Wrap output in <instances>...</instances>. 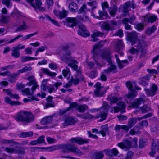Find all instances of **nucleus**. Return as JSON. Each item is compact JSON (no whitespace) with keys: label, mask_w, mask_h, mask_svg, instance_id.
<instances>
[{"label":"nucleus","mask_w":159,"mask_h":159,"mask_svg":"<svg viewBox=\"0 0 159 159\" xmlns=\"http://www.w3.org/2000/svg\"><path fill=\"white\" fill-rule=\"evenodd\" d=\"M61 59L65 62H70L68 64V66L76 71L74 78L71 79L73 84L75 85H77L79 83L84 81V77L82 73V71L80 68L79 69L78 66L77 65L78 63L77 61L65 56L63 57Z\"/></svg>","instance_id":"obj_1"},{"label":"nucleus","mask_w":159,"mask_h":159,"mask_svg":"<svg viewBox=\"0 0 159 159\" xmlns=\"http://www.w3.org/2000/svg\"><path fill=\"white\" fill-rule=\"evenodd\" d=\"M100 56L103 59L106 60L110 65L107 69L104 70L101 73L100 80L103 81H106L107 80L106 76L105 74H108L110 72L115 73L117 72L116 67L113 64L111 58L112 56L111 53L107 52H104L100 55Z\"/></svg>","instance_id":"obj_2"},{"label":"nucleus","mask_w":159,"mask_h":159,"mask_svg":"<svg viewBox=\"0 0 159 159\" xmlns=\"http://www.w3.org/2000/svg\"><path fill=\"white\" fill-rule=\"evenodd\" d=\"M134 45L136 48L132 47L129 50L130 52L132 54L138 55L139 52H140V56L141 57L144 56L146 53V47L147 45L146 42L142 39L139 40L138 43L136 44L135 43Z\"/></svg>","instance_id":"obj_3"},{"label":"nucleus","mask_w":159,"mask_h":159,"mask_svg":"<svg viewBox=\"0 0 159 159\" xmlns=\"http://www.w3.org/2000/svg\"><path fill=\"white\" fill-rule=\"evenodd\" d=\"M15 119L17 121L28 123L33 121L34 118L31 113L21 111L15 116Z\"/></svg>","instance_id":"obj_4"},{"label":"nucleus","mask_w":159,"mask_h":159,"mask_svg":"<svg viewBox=\"0 0 159 159\" xmlns=\"http://www.w3.org/2000/svg\"><path fill=\"white\" fill-rule=\"evenodd\" d=\"M89 20V18L87 16L82 17L81 16H77L75 17H68L66 18L67 25L68 26L73 27L77 24V22H85Z\"/></svg>","instance_id":"obj_5"},{"label":"nucleus","mask_w":159,"mask_h":159,"mask_svg":"<svg viewBox=\"0 0 159 159\" xmlns=\"http://www.w3.org/2000/svg\"><path fill=\"white\" fill-rule=\"evenodd\" d=\"M106 43L105 40H102L96 43L93 47L92 53L93 54V57L95 61V63L97 65V67L100 68L102 66L96 60V57L98 56V53L100 48L104 45Z\"/></svg>","instance_id":"obj_6"},{"label":"nucleus","mask_w":159,"mask_h":159,"mask_svg":"<svg viewBox=\"0 0 159 159\" xmlns=\"http://www.w3.org/2000/svg\"><path fill=\"white\" fill-rule=\"evenodd\" d=\"M110 108L109 104L106 102H104L102 107L99 108L100 112L96 116V118L101 117L100 120L103 121L105 120L107 116L108 111Z\"/></svg>","instance_id":"obj_7"},{"label":"nucleus","mask_w":159,"mask_h":159,"mask_svg":"<svg viewBox=\"0 0 159 159\" xmlns=\"http://www.w3.org/2000/svg\"><path fill=\"white\" fill-rule=\"evenodd\" d=\"M135 85V84H134ZM126 85L127 88L130 91L126 95V97L129 98H131L135 97L137 94V92L133 89L137 90H141V88L136 85H134L130 82H127L126 83Z\"/></svg>","instance_id":"obj_8"},{"label":"nucleus","mask_w":159,"mask_h":159,"mask_svg":"<svg viewBox=\"0 0 159 159\" xmlns=\"http://www.w3.org/2000/svg\"><path fill=\"white\" fill-rule=\"evenodd\" d=\"M71 152L77 155H81L83 154L81 151L75 146L72 144H68L65 145L64 152Z\"/></svg>","instance_id":"obj_9"},{"label":"nucleus","mask_w":159,"mask_h":159,"mask_svg":"<svg viewBox=\"0 0 159 159\" xmlns=\"http://www.w3.org/2000/svg\"><path fill=\"white\" fill-rule=\"evenodd\" d=\"M101 84L99 82H97L94 86L96 89L94 90V96L99 97L102 96L106 90L103 89V87L101 86Z\"/></svg>","instance_id":"obj_10"},{"label":"nucleus","mask_w":159,"mask_h":159,"mask_svg":"<svg viewBox=\"0 0 159 159\" xmlns=\"http://www.w3.org/2000/svg\"><path fill=\"white\" fill-rule=\"evenodd\" d=\"M78 27L79 30H78V33L79 34L84 37H86L89 36L90 35L89 32L83 24L79 25Z\"/></svg>","instance_id":"obj_11"},{"label":"nucleus","mask_w":159,"mask_h":159,"mask_svg":"<svg viewBox=\"0 0 159 159\" xmlns=\"http://www.w3.org/2000/svg\"><path fill=\"white\" fill-rule=\"evenodd\" d=\"M151 151L149 152L150 156L152 157H154L155 154L156 152L159 151V140H156L153 141L152 143L151 147Z\"/></svg>","instance_id":"obj_12"},{"label":"nucleus","mask_w":159,"mask_h":159,"mask_svg":"<svg viewBox=\"0 0 159 159\" xmlns=\"http://www.w3.org/2000/svg\"><path fill=\"white\" fill-rule=\"evenodd\" d=\"M157 89V87L156 85L154 84H152L150 89H147L145 88L144 90L148 96L153 97L156 94Z\"/></svg>","instance_id":"obj_13"},{"label":"nucleus","mask_w":159,"mask_h":159,"mask_svg":"<svg viewBox=\"0 0 159 159\" xmlns=\"http://www.w3.org/2000/svg\"><path fill=\"white\" fill-rule=\"evenodd\" d=\"M27 2L30 4L34 8H38L42 11H45V9L41 6L42 5L40 0H35V4L33 3L34 0H26Z\"/></svg>","instance_id":"obj_14"},{"label":"nucleus","mask_w":159,"mask_h":159,"mask_svg":"<svg viewBox=\"0 0 159 159\" xmlns=\"http://www.w3.org/2000/svg\"><path fill=\"white\" fill-rule=\"evenodd\" d=\"M118 146L120 148L127 151L132 148V143L127 140H124L123 142L117 144Z\"/></svg>","instance_id":"obj_15"},{"label":"nucleus","mask_w":159,"mask_h":159,"mask_svg":"<svg viewBox=\"0 0 159 159\" xmlns=\"http://www.w3.org/2000/svg\"><path fill=\"white\" fill-rule=\"evenodd\" d=\"M72 143H76L79 145H82L84 143H87L89 142V140L80 137L73 138L70 140Z\"/></svg>","instance_id":"obj_16"},{"label":"nucleus","mask_w":159,"mask_h":159,"mask_svg":"<svg viewBox=\"0 0 159 159\" xmlns=\"http://www.w3.org/2000/svg\"><path fill=\"white\" fill-rule=\"evenodd\" d=\"M115 43L114 49L115 51L118 52L121 56H123V52L120 51L123 45V42L122 40H117L114 42Z\"/></svg>","instance_id":"obj_17"},{"label":"nucleus","mask_w":159,"mask_h":159,"mask_svg":"<svg viewBox=\"0 0 159 159\" xmlns=\"http://www.w3.org/2000/svg\"><path fill=\"white\" fill-rule=\"evenodd\" d=\"M127 39L131 43L132 45L135 44L138 40L137 33L135 32L128 33L127 36Z\"/></svg>","instance_id":"obj_18"},{"label":"nucleus","mask_w":159,"mask_h":159,"mask_svg":"<svg viewBox=\"0 0 159 159\" xmlns=\"http://www.w3.org/2000/svg\"><path fill=\"white\" fill-rule=\"evenodd\" d=\"M27 79L29 82L27 83V85L29 86L32 85L31 89L34 90H35L37 87L39 86V85L37 84L34 77L32 75L29 76L28 77Z\"/></svg>","instance_id":"obj_19"},{"label":"nucleus","mask_w":159,"mask_h":159,"mask_svg":"<svg viewBox=\"0 0 159 159\" xmlns=\"http://www.w3.org/2000/svg\"><path fill=\"white\" fill-rule=\"evenodd\" d=\"M31 70L32 68L31 67L25 66L21 69L18 70L16 73H15L11 75L10 77L14 79H16V78L20 74L26 72L28 71Z\"/></svg>","instance_id":"obj_20"},{"label":"nucleus","mask_w":159,"mask_h":159,"mask_svg":"<svg viewBox=\"0 0 159 159\" xmlns=\"http://www.w3.org/2000/svg\"><path fill=\"white\" fill-rule=\"evenodd\" d=\"M77 118L74 117H68L65 120L64 124L65 125H73L77 122Z\"/></svg>","instance_id":"obj_21"},{"label":"nucleus","mask_w":159,"mask_h":159,"mask_svg":"<svg viewBox=\"0 0 159 159\" xmlns=\"http://www.w3.org/2000/svg\"><path fill=\"white\" fill-rule=\"evenodd\" d=\"M5 150L7 152L10 153L22 154L24 153V150L20 148L15 149L11 148H7Z\"/></svg>","instance_id":"obj_22"},{"label":"nucleus","mask_w":159,"mask_h":159,"mask_svg":"<svg viewBox=\"0 0 159 159\" xmlns=\"http://www.w3.org/2000/svg\"><path fill=\"white\" fill-rule=\"evenodd\" d=\"M39 19L43 20L45 19L46 20L50 21L53 23L54 25L57 26H59V24L55 20L52 19L48 15H45L44 16H40L39 17Z\"/></svg>","instance_id":"obj_23"},{"label":"nucleus","mask_w":159,"mask_h":159,"mask_svg":"<svg viewBox=\"0 0 159 159\" xmlns=\"http://www.w3.org/2000/svg\"><path fill=\"white\" fill-rule=\"evenodd\" d=\"M53 13L58 18L60 19L66 17L67 15V11L64 10H63L61 11H59L56 10H54L53 11Z\"/></svg>","instance_id":"obj_24"},{"label":"nucleus","mask_w":159,"mask_h":159,"mask_svg":"<svg viewBox=\"0 0 159 159\" xmlns=\"http://www.w3.org/2000/svg\"><path fill=\"white\" fill-rule=\"evenodd\" d=\"M53 116H47L43 118L41 120V123L42 125H47L52 123L53 121Z\"/></svg>","instance_id":"obj_25"},{"label":"nucleus","mask_w":159,"mask_h":159,"mask_svg":"<svg viewBox=\"0 0 159 159\" xmlns=\"http://www.w3.org/2000/svg\"><path fill=\"white\" fill-rule=\"evenodd\" d=\"M107 100L110 101V104L112 105L113 104L117 103L121 100L120 98H117L116 96H112V94L109 95L108 96Z\"/></svg>","instance_id":"obj_26"},{"label":"nucleus","mask_w":159,"mask_h":159,"mask_svg":"<svg viewBox=\"0 0 159 159\" xmlns=\"http://www.w3.org/2000/svg\"><path fill=\"white\" fill-rule=\"evenodd\" d=\"M64 146L65 145L60 144L48 147L47 148V151L49 152H52L61 149L64 152Z\"/></svg>","instance_id":"obj_27"},{"label":"nucleus","mask_w":159,"mask_h":159,"mask_svg":"<svg viewBox=\"0 0 159 159\" xmlns=\"http://www.w3.org/2000/svg\"><path fill=\"white\" fill-rule=\"evenodd\" d=\"M104 34L103 33L98 31L93 32L91 35V37L92 38V41L94 42L97 41L98 40L97 38V37H102Z\"/></svg>","instance_id":"obj_28"},{"label":"nucleus","mask_w":159,"mask_h":159,"mask_svg":"<svg viewBox=\"0 0 159 159\" xmlns=\"http://www.w3.org/2000/svg\"><path fill=\"white\" fill-rule=\"evenodd\" d=\"M5 102L10 105H20L21 103L18 101H13L8 97H5L4 98Z\"/></svg>","instance_id":"obj_29"},{"label":"nucleus","mask_w":159,"mask_h":159,"mask_svg":"<svg viewBox=\"0 0 159 159\" xmlns=\"http://www.w3.org/2000/svg\"><path fill=\"white\" fill-rule=\"evenodd\" d=\"M149 78V76L148 75H146L141 78L139 81V84L143 86L147 85L148 84Z\"/></svg>","instance_id":"obj_30"},{"label":"nucleus","mask_w":159,"mask_h":159,"mask_svg":"<svg viewBox=\"0 0 159 159\" xmlns=\"http://www.w3.org/2000/svg\"><path fill=\"white\" fill-rule=\"evenodd\" d=\"M144 102V100L141 98L137 99L136 101L134 102L131 104V106L133 108H137L142 103Z\"/></svg>","instance_id":"obj_31"},{"label":"nucleus","mask_w":159,"mask_h":159,"mask_svg":"<svg viewBox=\"0 0 159 159\" xmlns=\"http://www.w3.org/2000/svg\"><path fill=\"white\" fill-rule=\"evenodd\" d=\"M128 131L129 129H130L134 126L136 123V118H129L128 121Z\"/></svg>","instance_id":"obj_32"},{"label":"nucleus","mask_w":159,"mask_h":159,"mask_svg":"<svg viewBox=\"0 0 159 159\" xmlns=\"http://www.w3.org/2000/svg\"><path fill=\"white\" fill-rule=\"evenodd\" d=\"M70 11L73 12H75L78 11V7L77 4L74 2L70 3L69 6Z\"/></svg>","instance_id":"obj_33"},{"label":"nucleus","mask_w":159,"mask_h":159,"mask_svg":"<svg viewBox=\"0 0 159 159\" xmlns=\"http://www.w3.org/2000/svg\"><path fill=\"white\" fill-rule=\"evenodd\" d=\"M29 28V27L23 21V24L18 26L15 30L16 32H20L25 30L28 29Z\"/></svg>","instance_id":"obj_34"},{"label":"nucleus","mask_w":159,"mask_h":159,"mask_svg":"<svg viewBox=\"0 0 159 159\" xmlns=\"http://www.w3.org/2000/svg\"><path fill=\"white\" fill-rule=\"evenodd\" d=\"M41 70L43 73L46 74L51 77H54L57 75L56 73L50 72L47 69L42 68L41 69Z\"/></svg>","instance_id":"obj_35"},{"label":"nucleus","mask_w":159,"mask_h":159,"mask_svg":"<svg viewBox=\"0 0 159 159\" xmlns=\"http://www.w3.org/2000/svg\"><path fill=\"white\" fill-rule=\"evenodd\" d=\"M102 27L104 30L109 31L110 30H113V27H111L110 25L107 22H104L102 25Z\"/></svg>","instance_id":"obj_36"},{"label":"nucleus","mask_w":159,"mask_h":159,"mask_svg":"<svg viewBox=\"0 0 159 159\" xmlns=\"http://www.w3.org/2000/svg\"><path fill=\"white\" fill-rule=\"evenodd\" d=\"M145 17V19L144 20H145V19H147L148 22H150L152 23L155 21L157 19V16L155 15H151L150 16L147 15Z\"/></svg>","instance_id":"obj_37"},{"label":"nucleus","mask_w":159,"mask_h":159,"mask_svg":"<svg viewBox=\"0 0 159 159\" xmlns=\"http://www.w3.org/2000/svg\"><path fill=\"white\" fill-rule=\"evenodd\" d=\"M117 7L116 5H113L108 9L109 14L112 16H114L116 12Z\"/></svg>","instance_id":"obj_38"},{"label":"nucleus","mask_w":159,"mask_h":159,"mask_svg":"<svg viewBox=\"0 0 159 159\" xmlns=\"http://www.w3.org/2000/svg\"><path fill=\"white\" fill-rule=\"evenodd\" d=\"M37 58L31 57L26 56H23L21 57V61L22 62H25L28 61L37 60Z\"/></svg>","instance_id":"obj_39"},{"label":"nucleus","mask_w":159,"mask_h":159,"mask_svg":"<svg viewBox=\"0 0 159 159\" xmlns=\"http://www.w3.org/2000/svg\"><path fill=\"white\" fill-rule=\"evenodd\" d=\"M93 156L95 159H102L104 154L102 151L97 152L94 153Z\"/></svg>","instance_id":"obj_40"},{"label":"nucleus","mask_w":159,"mask_h":159,"mask_svg":"<svg viewBox=\"0 0 159 159\" xmlns=\"http://www.w3.org/2000/svg\"><path fill=\"white\" fill-rule=\"evenodd\" d=\"M114 129L116 131H119L120 129H121L123 130L126 131V132H128V128L127 127V126L126 125H116L115 126Z\"/></svg>","instance_id":"obj_41"},{"label":"nucleus","mask_w":159,"mask_h":159,"mask_svg":"<svg viewBox=\"0 0 159 159\" xmlns=\"http://www.w3.org/2000/svg\"><path fill=\"white\" fill-rule=\"evenodd\" d=\"M11 55L12 56L16 58H19L20 56L19 52L13 47L12 48Z\"/></svg>","instance_id":"obj_42"},{"label":"nucleus","mask_w":159,"mask_h":159,"mask_svg":"<svg viewBox=\"0 0 159 159\" xmlns=\"http://www.w3.org/2000/svg\"><path fill=\"white\" fill-rule=\"evenodd\" d=\"M88 108V106L84 104L79 105L77 107V109L78 111L81 112H84Z\"/></svg>","instance_id":"obj_43"},{"label":"nucleus","mask_w":159,"mask_h":159,"mask_svg":"<svg viewBox=\"0 0 159 159\" xmlns=\"http://www.w3.org/2000/svg\"><path fill=\"white\" fill-rule=\"evenodd\" d=\"M156 30V28L154 25L148 28L145 31V33L147 35H150L153 33Z\"/></svg>","instance_id":"obj_44"},{"label":"nucleus","mask_w":159,"mask_h":159,"mask_svg":"<svg viewBox=\"0 0 159 159\" xmlns=\"http://www.w3.org/2000/svg\"><path fill=\"white\" fill-rule=\"evenodd\" d=\"M1 142L3 144H10L11 146L16 144V142H14L13 140H10L4 139Z\"/></svg>","instance_id":"obj_45"},{"label":"nucleus","mask_w":159,"mask_h":159,"mask_svg":"<svg viewBox=\"0 0 159 159\" xmlns=\"http://www.w3.org/2000/svg\"><path fill=\"white\" fill-rule=\"evenodd\" d=\"M117 63L120 69H122L125 66V64H128L129 62L127 60H124L121 61Z\"/></svg>","instance_id":"obj_46"},{"label":"nucleus","mask_w":159,"mask_h":159,"mask_svg":"<svg viewBox=\"0 0 159 159\" xmlns=\"http://www.w3.org/2000/svg\"><path fill=\"white\" fill-rule=\"evenodd\" d=\"M4 90H5L7 94L11 98H16V99H18L19 98V97L18 94H12L10 90L7 89L6 90L4 89Z\"/></svg>","instance_id":"obj_47"},{"label":"nucleus","mask_w":159,"mask_h":159,"mask_svg":"<svg viewBox=\"0 0 159 159\" xmlns=\"http://www.w3.org/2000/svg\"><path fill=\"white\" fill-rule=\"evenodd\" d=\"M31 89V91H30L29 88H25V89L22 90V91L26 95H32L33 94L34 91L35 90H32Z\"/></svg>","instance_id":"obj_48"},{"label":"nucleus","mask_w":159,"mask_h":159,"mask_svg":"<svg viewBox=\"0 0 159 159\" xmlns=\"http://www.w3.org/2000/svg\"><path fill=\"white\" fill-rule=\"evenodd\" d=\"M79 116L84 119H92L93 118L92 115L89 113H85L81 115H79Z\"/></svg>","instance_id":"obj_49"},{"label":"nucleus","mask_w":159,"mask_h":159,"mask_svg":"<svg viewBox=\"0 0 159 159\" xmlns=\"http://www.w3.org/2000/svg\"><path fill=\"white\" fill-rule=\"evenodd\" d=\"M147 140L145 139H140L139 141V146L140 148H143L146 145Z\"/></svg>","instance_id":"obj_50"},{"label":"nucleus","mask_w":159,"mask_h":159,"mask_svg":"<svg viewBox=\"0 0 159 159\" xmlns=\"http://www.w3.org/2000/svg\"><path fill=\"white\" fill-rule=\"evenodd\" d=\"M117 105L118 107L120 108V109L121 110H122V112H125L124 110H125V106L124 102L121 101L120 100L117 103Z\"/></svg>","instance_id":"obj_51"},{"label":"nucleus","mask_w":159,"mask_h":159,"mask_svg":"<svg viewBox=\"0 0 159 159\" xmlns=\"http://www.w3.org/2000/svg\"><path fill=\"white\" fill-rule=\"evenodd\" d=\"M150 109V108L146 105H144L140 108V110L142 113L147 112Z\"/></svg>","instance_id":"obj_52"},{"label":"nucleus","mask_w":159,"mask_h":159,"mask_svg":"<svg viewBox=\"0 0 159 159\" xmlns=\"http://www.w3.org/2000/svg\"><path fill=\"white\" fill-rule=\"evenodd\" d=\"M47 81L46 80H43L42 84L41 86V89L43 91H46L47 89L48 90V87L47 86Z\"/></svg>","instance_id":"obj_53"},{"label":"nucleus","mask_w":159,"mask_h":159,"mask_svg":"<svg viewBox=\"0 0 159 159\" xmlns=\"http://www.w3.org/2000/svg\"><path fill=\"white\" fill-rule=\"evenodd\" d=\"M89 10H87L86 8V6L85 4H83L81 7L80 9L78 11L79 14H81L82 13H85L88 11Z\"/></svg>","instance_id":"obj_54"},{"label":"nucleus","mask_w":159,"mask_h":159,"mask_svg":"<svg viewBox=\"0 0 159 159\" xmlns=\"http://www.w3.org/2000/svg\"><path fill=\"white\" fill-rule=\"evenodd\" d=\"M38 34V32H35L34 33L30 34H29L26 35L22 38V40L23 41L26 40L27 39H29L31 37H32L35 35H37Z\"/></svg>","instance_id":"obj_55"},{"label":"nucleus","mask_w":159,"mask_h":159,"mask_svg":"<svg viewBox=\"0 0 159 159\" xmlns=\"http://www.w3.org/2000/svg\"><path fill=\"white\" fill-rule=\"evenodd\" d=\"M29 98H25L24 99L23 101L25 102H27L29 101H32L34 100L36 101H38L39 99L36 98L35 97L33 96L32 97H29Z\"/></svg>","instance_id":"obj_56"},{"label":"nucleus","mask_w":159,"mask_h":159,"mask_svg":"<svg viewBox=\"0 0 159 159\" xmlns=\"http://www.w3.org/2000/svg\"><path fill=\"white\" fill-rule=\"evenodd\" d=\"M33 133L32 132L30 131L29 132L22 133L21 134V136L25 138L32 136L33 135Z\"/></svg>","instance_id":"obj_57"},{"label":"nucleus","mask_w":159,"mask_h":159,"mask_svg":"<svg viewBox=\"0 0 159 159\" xmlns=\"http://www.w3.org/2000/svg\"><path fill=\"white\" fill-rule=\"evenodd\" d=\"M98 14L100 18H102L103 16L107 17L108 15L107 12L105 11V10H103V11L100 10L99 11Z\"/></svg>","instance_id":"obj_58"},{"label":"nucleus","mask_w":159,"mask_h":159,"mask_svg":"<svg viewBox=\"0 0 159 159\" xmlns=\"http://www.w3.org/2000/svg\"><path fill=\"white\" fill-rule=\"evenodd\" d=\"M46 140L48 143L52 144L56 142V140L52 138L47 137Z\"/></svg>","instance_id":"obj_59"},{"label":"nucleus","mask_w":159,"mask_h":159,"mask_svg":"<svg viewBox=\"0 0 159 159\" xmlns=\"http://www.w3.org/2000/svg\"><path fill=\"white\" fill-rule=\"evenodd\" d=\"M11 0H2V3L3 4H5L8 7L12 6V4L10 2Z\"/></svg>","instance_id":"obj_60"},{"label":"nucleus","mask_w":159,"mask_h":159,"mask_svg":"<svg viewBox=\"0 0 159 159\" xmlns=\"http://www.w3.org/2000/svg\"><path fill=\"white\" fill-rule=\"evenodd\" d=\"M56 90L54 85L48 87V91L50 93H51L53 92H55L56 91Z\"/></svg>","instance_id":"obj_61"},{"label":"nucleus","mask_w":159,"mask_h":159,"mask_svg":"<svg viewBox=\"0 0 159 159\" xmlns=\"http://www.w3.org/2000/svg\"><path fill=\"white\" fill-rule=\"evenodd\" d=\"M54 107V105L53 102H47L44 106V109H46L48 107Z\"/></svg>","instance_id":"obj_62"},{"label":"nucleus","mask_w":159,"mask_h":159,"mask_svg":"<svg viewBox=\"0 0 159 159\" xmlns=\"http://www.w3.org/2000/svg\"><path fill=\"white\" fill-rule=\"evenodd\" d=\"M49 67L52 70H55L57 68V66L56 63H52L49 64Z\"/></svg>","instance_id":"obj_63"},{"label":"nucleus","mask_w":159,"mask_h":159,"mask_svg":"<svg viewBox=\"0 0 159 159\" xmlns=\"http://www.w3.org/2000/svg\"><path fill=\"white\" fill-rule=\"evenodd\" d=\"M148 125L147 121L144 120L140 122L139 123V125L140 126H145L146 127Z\"/></svg>","instance_id":"obj_64"}]
</instances>
